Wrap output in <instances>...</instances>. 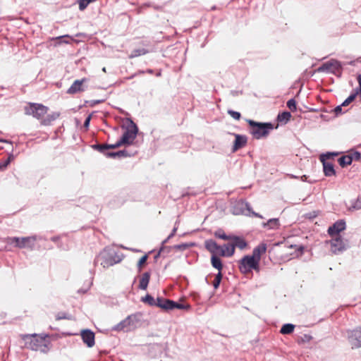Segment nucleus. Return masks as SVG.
I'll list each match as a JSON object with an SVG mask.
<instances>
[{"label":"nucleus","mask_w":361,"mask_h":361,"mask_svg":"<svg viewBox=\"0 0 361 361\" xmlns=\"http://www.w3.org/2000/svg\"><path fill=\"white\" fill-rule=\"evenodd\" d=\"M23 339L25 341L26 348L32 350L47 353L49 350L50 341L47 339V336H40L37 334L24 335Z\"/></svg>","instance_id":"nucleus-1"},{"label":"nucleus","mask_w":361,"mask_h":361,"mask_svg":"<svg viewBox=\"0 0 361 361\" xmlns=\"http://www.w3.org/2000/svg\"><path fill=\"white\" fill-rule=\"evenodd\" d=\"M122 259L123 257L118 255L114 250L104 249L96 257L94 264L95 266L100 264L104 268H108L119 263Z\"/></svg>","instance_id":"nucleus-2"},{"label":"nucleus","mask_w":361,"mask_h":361,"mask_svg":"<svg viewBox=\"0 0 361 361\" xmlns=\"http://www.w3.org/2000/svg\"><path fill=\"white\" fill-rule=\"evenodd\" d=\"M142 314L140 312L128 315L125 319L121 321L115 325L112 329L114 331H130L137 328L141 322Z\"/></svg>","instance_id":"nucleus-3"},{"label":"nucleus","mask_w":361,"mask_h":361,"mask_svg":"<svg viewBox=\"0 0 361 361\" xmlns=\"http://www.w3.org/2000/svg\"><path fill=\"white\" fill-rule=\"evenodd\" d=\"M247 123L251 127L250 133L257 140L267 137L274 129V126L271 123H259L252 120H248Z\"/></svg>","instance_id":"nucleus-4"},{"label":"nucleus","mask_w":361,"mask_h":361,"mask_svg":"<svg viewBox=\"0 0 361 361\" xmlns=\"http://www.w3.org/2000/svg\"><path fill=\"white\" fill-rule=\"evenodd\" d=\"M239 269L243 274H248L255 270L259 271V262L252 255H245L240 261Z\"/></svg>","instance_id":"nucleus-5"},{"label":"nucleus","mask_w":361,"mask_h":361,"mask_svg":"<svg viewBox=\"0 0 361 361\" xmlns=\"http://www.w3.org/2000/svg\"><path fill=\"white\" fill-rule=\"evenodd\" d=\"M36 238L35 236L29 237H8L6 238V242L8 244H14L18 248L30 247L32 248L35 246Z\"/></svg>","instance_id":"nucleus-6"},{"label":"nucleus","mask_w":361,"mask_h":361,"mask_svg":"<svg viewBox=\"0 0 361 361\" xmlns=\"http://www.w3.org/2000/svg\"><path fill=\"white\" fill-rule=\"evenodd\" d=\"M342 69L341 63L336 59H331L322 63L318 68L317 72H326L336 75L337 73H341Z\"/></svg>","instance_id":"nucleus-7"},{"label":"nucleus","mask_w":361,"mask_h":361,"mask_svg":"<svg viewBox=\"0 0 361 361\" xmlns=\"http://www.w3.org/2000/svg\"><path fill=\"white\" fill-rule=\"evenodd\" d=\"M48 108L43 104L32 103L25 108V114L32 115L38 120H42L47 113Z\"/></svg>","instance_id":"nucleus-8"},{"label":"nucleus","mask_w":361,"mask_h":361,"mask_svg":"<svg viewBox=\"0 0 361 361\" xmlns=\"http://www.w3.org/2000/svg\"><path fill=\"white\" fill-rule=\"evenodd\" d=\"M137 133L138 128L137 125L130 120V125L128 126L121 138V142H123L124 145H132L137 137Z\"/></svg>","instance_id":"nucleus-9"},{"label":"nucleus","mask_w":361,"mask_h":361,"mask_svg":"<svg viewBox=\"0 0 361 361\" xmlns=\"http://www.w3.org/2000/svg\"><path fill=\"white\" fill-rule=\"evenodd\" d=\"M345 336L353 348L361 347V327L346 331Z\"/></svg>","instance_id":"nucleus-10"},{"label":"nucleus","mask_w":361,"mask_h":361,"mask_svg":"<svg viewBox=\"0 0 361 361\" xmlns=\"http://www.w3.org/2000/svg\"><path fill=\"white\" fill-rule=\"evenodd\" d=\"M331 251L335 255H339L347 250L348 245L346 242L341 238V235H337L336 238L330 240Z\"/></svg>","instance_id":"nucleus-11"},{"label":"nucleus","mask_w":361,"mask_h":361,"mask_svg":"<svg viewBox=\"0 0 361 361\" xmlns=\"http://www.w3.org/2000/svg\"><path fill=\"white\" fill-rule=\"evenodd\" d=\"M87 81V79L84 78L81 80H76L68 89L67 93L69 94H74L78 92H84L85 90L83 86V82Z\"/></svg>","instance_id":"nucleus-12"},{"label":"nucleus","mask_w":361,"mask_h":361,"mask_svg":"<svg viewBox=\"0 0 361 361\" xmlns=\"http://www.w3.org/2000/svg\"><path fill=\"white\" fill-rule=\"evenodd\" d=\"M82 341L87 347L92 348L94 345V334L90 329H84L80 333Z\"/></svg>","instance_id":"nucleus-13"},{"label":"nucleus","mask_w":361,"mask_h":361,"mask_svg":"<svg viewBox=\"0 0 361 361\" xmlns=\"http://www.w3.org/2000/svg\"><path fill=\"white\" fill-rule=\"evenodd\" d=\"M345 229V222L344 220H338L328 228V233L333 236L334 235H339V233Z\"/></svg>","instance_id":"nucleus-14"},{"label":"nucleus","mask_w":361,"mask_h":361,"mask_svg":"<svg viewBox=\"0 0 361 361\" xmlns=\"http://www.w3.org/2000/svg\"><path fill=\"white\" fill-rule=\"evenodd\" d=\"M204 247L212 255H220L221 246L214 240L209 239L205 240Z\"/></svg>","instance_id":"nucleus-15"},{"label":"nucleus","mask_w":361,"mask_h":361,"mask_svg":"<svg viewBox=\"0 0 361 361\" xmlns=\"http://www.w3.org/2000/svg\"><path fill=\"white\" fill-rule=\"evenodd\" d=\"M235 139L233 143V146L232 148V152H235L238 149L243 147L247 144V137L245 135H242L239 134H234Z\"/></svg>","instance_id":"nucleus-16"},{"label":"nucleus","mask_w":361,"mask_h":361,"mask_svg":"<svg viewBox=\"0 0 361 361\" xmlns=\"http://www.w3.org/2000/svg\"><path fill=\"white\" fill-rule=\"evenodd\" d=\"M323 164V171L326 176L330 177L336 175L334 164L331 162L326 161L324 159H321Z\"/></svg>","instance_id":"nucleus-17"},{"label":"nucleus","mask_w":361,"mask_h":361,"mask_svg":"<svg viewBox=\"0 0 361 361\" xmlns=\"http://www.w3.org/2000/svg\"><path fill=\"white\" fill-rule=\"evenodd\" d=\"M234 252H235V249L231 243L224 244L223 246H221L220 256L231 257L233 255Z\"/></svg>","instance_id":"nucleus-18"},{"label":"nucleus","mask_w":361,"mask_h":361,"mask_svg":"<svg viewBox=\"0 0 361 361\" xmlns=\"http://www.w3.org/2000/svg\"><path fill=\"white\" fill-rule=\"evenodd\" d=\"M262 227L269 230H277L279 228L281 224L278 218H273L269 219L267 222L262 224Z\"/></svg>","instance_id":"nucleus-19"},{"label":"nucleus","mask_w":361,"mask_h":361,"mask_svg":"<svg viewBox=\"0 0 361 361\" xmlns=\"http://www.w3.org/2000/svg\"><path fill=\"white\" fill-rule=\"evenodd\" d=\"M267 248V244L262 243L253 249L252 255L260 262L261 255L266 252Z\"/></svg>","instance_id":"nucleus-20"},{"label":"nucleus","mask_w":361,"mask_h":361,"mask_svg":"<svg viewBox=\"0 0 361 361\" xmlns=\"http://www.w3.org/2000/svg\"><path fill=\"white\" fill-rule=\"evenodd\" d=\"M59 116V112H52L51 114H47L45 118H42L41 124L43 126H50L52 122L56 120Z\"/></svg>","instance_id":"nucleus-21"},{"label":"nucleus","mask_w":361,"mask_h":361,"mask_svg":"<svg viewBox=\"0 0 361 361\" xmlns=\"http://www.w3.org/2000/svg\"><path fill=\"white\" fill-rule=\"evenodd\" d=\"M150 279V273L147 271L142 274L140 279L138 288L141 290H146Z\"/></svg>","instance_id":"nucleus-22"},{"label":"nucleus","mask_w":361,"mask_h":361,"mask_svg":"<svg viewBox=\"0 0 361 361\" xmlns=\"http://www.w3.org/2000/svg\"><path fill=\"white\" fill-rule=\"evenodd\" d=\"M231 240H232L231 243L233 245L234 249L237 247L243 250L247 245L246 241L243 238H242L240 237H238V236H231Z\"/></svg>","instance_id":"nucleus-23"},{"label":"nucleus","mask_w":361,"mask_h":361,"mask_svg":"<svg viewBox=\"0 0 361 361\" xmlns=\"http://www.w3.org/2000/svg\"><path fill=\"white\" fill-rule=\"evenodd\" d=\"M133 154L130 153L126 149L119 150L118 152H110V153L107 154V157L109 158H121V157H130Z\"/></svg>","instance_id":"nucleus-24"},{"label":"nucleus","mask_w":361,"mask_h":361,"mask_svg":"<svg viewBox=\"0 0 361 361\" xmlns=\"http://www.w3.org/2000/svg\"><path fill=\"white\" fill-rule=\"evenodd\" d=\"M211 264L214 268L219 270V272H221L223 264L221 259L217 255H212Z\"/></svg>","instance_id":"nucleus-25"},{"label":"nucleus","mask_w":361,"mask_h":361,"mask_svg":"<svg viewBox=\"0 0 361 361\" xmlns=\"http://www.w3.org/2000/svg\"><path fill=\"white\" fill-rule=\"evenodd\" d=\"M238 205L239 207H240L241 209L246 208L251 213V214L252 216H254L255 217L260 218V219H263V216L261 214H259V213H256L253 211H251L250 204L248 202H244V201H240L238 202Z\"/></svg>","instance_id":"nucleus-26"},{"label":"nucleus","mask_w":361,"mask_h":361,"mask_svg":"<svg viewBox=\"0 0 361 361\" xmlns=\"http://www.w3.org/2000/svg\"><path fill=\"white\" fill-rule=\"evenodd\" d=\"M338 161L341 167H345L351 164L352 158L350 157V156H348V154L343 155L338 158Z\"/></svg>","instance_id":"nucleus-27"},{"label":"nucleus","mask_w":361,"mask_h":361,"mask_svg":"<svg viewBox=\"0 0 361 361\" xmlns=\"http://www.w3.org/2000/svg\"><path fill=\"white\" fill-rule=\"evenodd\" d=\"M291 114L288 111H283L281 114H279L277 116V120L280 122H284L286 123L290 118Z\"/></svg>","instance_id":"nucleus-28"},{"label":"nucleus","mask_w":361,"mask_h":361,"mask_svg":"<svg viewBox=\"0 0 361 361\" xmlns=\"http://www.w3.org/2000/svg\"><path fill=\"white\" fill-rule=\"evenodd\" d=\"M295 326L292 324H283L280 330L282 334H289L294 331Z\"/></svg>","instance_id":"nucleus-29"},{"label":"nucleus","mask_w":361,"mask_h":361,"mask_svg":"<svg viewBox=\"0 0 361 361\" xmlns=\"http://www.w3.org/2000/svg\"><path fill=\"white\" fill-rule=\"evenodd\" d=\"M92 148L97 149L99 152L102 153L107 157V154L110 153V152L107 151L106 144H96L92 145Z\"/></svg>","instance_id":"nucleus-30"},{"label":"nucleus","mask_w":361,"mask_h":361,"mask_svg":"<svg viewBox=\"0 0 361 361\" xmlns=\"http://www.w3.org/2000/svg\"><path fill=\"white\" fill-rule=\"evenodd\" d=\"M357 94H359L358 90H355V92L352 93L348 98H346L341 104V106H346L350 104L355 99Z\"/></svg>","instance_id":"nucleus-31"},{"label":"nucleus","mask_w":361,"mask_h":361,"mask_svg":"<svg viewBox=\"0 0 361 361\" xmlns=\"http://www.w3.org/2000/svg\"><path fill=\"white\" fill-rule=\"evenodd\" d=\"M215 237L222 239V240H230L231 239V235H227L222 229H219L214 233Z\"/></svg>","instance_id":"nucleus-32"},{"label":"nucleus","mask_w":361,"mask_h":361,"mask_svg":"<svg viewBox=\"0 0 361 361\" xmlns=\"http://www.w3.org/2000/svg\"><path fill=\"white\" fill-rule=\"evenodd\" d=\"M141 301L147 303L149 306H154L156 305L155 299L149 294H147L145 297L142 298Z\"/></svg>","instance_id":"nucleus-33"},{"label":"nucleus","mask_w":361,"mask_h":361,"mask_svg":"<svg viewBox=\"0 0 361 361\" xmlns=\"http://www.w3.org/2000/svg\"><path fill=\"white\" fill-rule=\"evenodd\" d=\"M147 52L148 51L145 49H135L132 51V53L130 56V58H134V57H137V56H140L142 55H145Z\"/></svg>","instance_id":"nucleus-34"},{"label":"nucleus","mask_w":361,"mask_h":361,"mask_svg":"<svg viewBox=\"0 0 361 361\" xmlns=\"http://www.w3.org/2000/svg\"><path fill=\"white\" fill-rule=\"evenodd\" d=\"M173 300L166 299L165 302L161 305V308L166 310H173Z\"/></svg>","instance_id":"nucleus-35"},{"label":"nucleus","mask_w":361,"mask_h":361,"mask_svg":"<svg viewBox=\"0 0 361 361\" xmlns=\"http://www.w3.org/2000/svg\"><path fill=\"white\" fill-rule=\"evenodd\" d=\"M348 155L352 158V161L353 160L360 161L361 159V154L357 151L351 150L348 152Z\"/></svg>","instance_id":"nucleus-36"},{"label":"nucleus","mask_w":361,"mask_h":361,"mask_svg":"<svg viewBox=\"0 0 361 361\" xmlns=\"http://www.w3.org/2000/svg\"><path fill=\"white\" fill-rule=\"evenodd\" d=\"M221 279H222V274H221V272H219L216 276H215V279L213 281V286L215 289L218 288V287L219 286V284L221 283Z\"/></svg>","instance_id":"nucleus-37"},{"label":"nucleus","mask_w":361,"mask_h":361,"mask_svg":"<svg viewBox=\"0 0 361 361\" xmlns=\"http://www.w3.org/2000/svg\"><path fill=\"white\" fill-rule=\"evenodd\" d=\"M13 157V154H9V157H8V159L2 162H0V171H4L8 165L9 164V163L11 162V158Z\"/></svg>","instance_id":"nucleus-38"},{"label":"nucleus","mask_w":361,"mask_h":361,"mask_svg":"<svg viewBox=\"0 0 361 361\" xmlns=\"http://www.w3.org/2000/svg\"><path fill=\"white\" fill-rule=\"evenodd\" d=\"M190 306L189 305H184L181 303H178L176 302H173V309H179V310H189Z\"/></svg>","instance_id":"nucleus-39"},{"label":"nucleus","mask_w":361,"mask_h":361,"mask_svg":"<svg viewBox=\"0 0 361 361\" xmlns=\"http://www.w3.org/2000/svg\"><path fill=\"white\" fill-rule=\"evenodd\" d=\"M147 259V255H143L138 261V263H137V269H138V271L140 272L142 269V266L143 264L146 262Z\"/></svg>","instance_id":"nucleus-40"},{"label":"nucleus","mask_w":361,"mask_h":361,"mask_svg":"<svg viewBox=\"0 0 361 361\" xmlns=\"http://www.w3.org/2000/svg\"><path fill=\"white\" fill-rule=\"evenodd\" d=\"M71 316L68 314L66 312H59L56 316V320H61V319H71Z\"/></svg>","instance_id":"nucleus-41"},{"label":"nucleus","mask_w":361,"mask_h":361,"mask_svg":"<svg viewBox=\"0 0 361 361\" xmlns=\"http://www.w3.org/2000/svg\"><path fill=\"white\" fill-rule=\"evenodd\" d=\"M287 106L292 111L296 110V102L294 99H290L287 102Z\"/></svg>","instance_id":"nucleus-42"},{"label":"nucleus","mask_w":361,"mask_h":361,"mask_svg":"<svg viewBox=\"0 0 361 361\" xmlns=\"http://www.w3.org/2000/svg\"><path fill=\"white\" fill-rule=\"evenodd\" d=\"M228 114L235 120H239L241 117L240 112L233 110H228Z\"/></svg>","instance_id":"nucleus-43"},{"label":"nucleus","mask_w":361,"mask_h":361,"mask_svg":"<svg viewBox=\"0 0 361 361\" xmlns=\"http://www.w3.org/2000/svg\"><path fill=\"white\" fill-rule=\"evenodd\" d=\"M122 145H124V144L123 142H121V139L118 141H117L115 144H112V145L106 144L107 151L110 149L118 148Z\"/></svg>","instance_id":"nucleus-44"},{"label":"nucleus","mask_w":361,"mask_h":361,"mask_svg":"<svg viewBox=\"0 0 361 361\" xmlns=\"http://www.w3.org/2000/svg\"><path fill=\"white\" fill-rule=\"evenodd\" d=\"M352 207L354 209H361V196L358 197L357 199L352 204Z\"/></svg>","instance_id":"nucleus-45"},{"label":"nucleus","mask_w":361,"mask_h":361,"mask_svg":"<svg viewBox=\"0 0 361 361\" xmlns=\"http://www.w3.org/2000/svg\"><path fill=\"white\" fill-rule=\"evenodd\" d=\"M188 247H189V245L186 243H182V244L176 245L173 246V248L177 250H185Z\"/></svg>","instance_id":"nucleus-46"},{"label":"nucleus","mask_w":361,"mask_h":361,"mask_svg":"<svg viewBox=\"0 0 361 361\" xmlns=\"http://www.w3.org/2000/svg\"><path fill=\"white\" fill-rule=\"evenodd\" d=\"M166 299L163 298L158 297L157 299H155V307H159L161 308V305H163L164 302H165Z\"/></svg>","instance_id":"nucleus-47"},{"label":"nucleus","mask_w":361,"mask_h":361,"mask_svg":"<svg viewBox=\"0 0 361 361\" xmlns=\"http://www.w3.org/2000/svg\"><path fill=\"white\" fill-rule=\"evenodd\" d=\"M337 154H338L337 153L327 152L326 154H324L321 155L320 159H324L326 160V159H330L334 156H336Z\"/></svg>","instance_id":"nucleus-48"},{"label":"nucleus","mask_w":361,"mask_h":361,"mask_svg":"<svg viewBox=\"0 0 361 361\" xmlns=\"http://www.w3.org/2000/svg\"><path fill=\"white\" fill-rule=\"evenodd\" d=\"M178 221H176V223H175V226H174L173 229L172 230V231L170 233V235L168 236V239H170L173 236H174V235L176 234V231L178 229Z\"/></svg>","instance_id":"nucleus-49"},{"label":"nucleus","mask_w":361,"mask_h":361,"mask_svg":"<svg viewBox=\"0 0 361 361\" xmlns=\"http://www.w3.org/2000/svg\"><path fill=\"white\" fill-rule=\"evenodd\" d=\"M343 106H341V105L337 106L334 109V112H335V114H336V115H338V114H343V111H342V107H343Z\"/></svg>","instance_id":"nucleus-50"},{"label":"nucleus","mask_w":361,"mask_h":361,"mask_svg":"<svg viewBox=\"0 0 361 361\" xmlns=\"http://www.w3.org/2000/svg\"><path fill=\"white\" fill-rule=\"evenodd\" d=\"M90 120H91V115H89L86 118H85V121L84 122V127L87 128L90 126Z\"/></svg>","instance_id":"nucleus-51"},{"label":"nucleus","mask_w":361,"mask_h":361,"mask_svg":"<svg viewBox=\"0 0 361 361\" xmlns=\"http://www.w3.org/2000/svg\"><path fill=\"white\" fill-rule=\"evenodd\" d=\"M359 87L355 90H358V94L361 96V75L358 77Z\"/></svg>","instance_id":"nucleus-52"},{"label":"nucleus","mask_w":361,"mask_h":361,"mask_svg":"<svg viewBox=\"0 0 361 361\" xmlns=\"http://www.w3.org/2000/svg\"><path fill=\"white\" fill-rule=\"evenodd\" d=\"M166 248H167V247H164V246H162V247L160 248V250H159V252H158V253L155 255V257H154L155 259H157V258L160 256L161 253L162 252H164V249H166Z\"/></svg>","instance_id":"nucleus-53"},{"label":"nucleus","mask_w":361,"mask_h":361,"mask_svg":"<svg viewBox=\"0 0 361 361\" xmlns=\"http://www.w3.org/2000/svg\"><path fill=\"white\" fill-rule=\"evenodd\" d=\"M0 142H5V143L10 144V145L13 144V142L11 141L8 140H5V139H3V138H0Z\"/></svg>","instance_id":"nucleus-54"},{"label":"nucleus","mask_w":361,"mask_h":361,"mask_svg":"<svg viewBox=\"0 0 361 361\" xmlns=\"http://www.w3.org/2000/svg\"><path fill=\"white\" fill-rule=\"evenodd\" d=\"M86 291H87V290L79 289L78 290V293H86Z\"/></svg>","instance_id":"nucleus-55"},{"label":"nucleus","mask_w":361,"mask_h":361,"mask_svg":"<svg viewBox=\"0 0 361 361\" xmlns=\"http://www.w3.org/2000/svg\"><path fill=\"white\" fill-rule=\"evenodd\" d=\"M168 237L162 242V246L169 241Z\"/></svg>","instance_id":"nucleus-56"},{"label":"nucleus","mask_w":361,"mask_h":361,"mask_svg":"<svg viewBox=\"0 0 361 361\" xmlns=\"http://www.w3.org/2000/svg\"><path fill=\"white\" fill-rule=\"evenodd\" d=\"M168 237L162 242V246L169 241Z\"/></svg>","instance_id":"nucleus-57"},{"label":"nucleus","mask_w":361,"mask_h":361,"mask_svg":"<svg viewBox=\"0 0 361 361\" xmlns=\"http://www.w3.org/2000/svg\"><path fill=\"white\" fill-rule=\"evenodd\" d=\"M146 72H147V73H148L152 74V73H153V70H152V69H147V70L146 71Z\"/></svg>","instance_id":"nucleus-58"},{"label":"nucleus","mask_w":361,"mask_h":361,"mask_svg":"<svg viewBox=\"0 0 361 361\" xmlns=\"http://www.w3.org/2000/svg\"><path fill=\"white\" fill-rule=\"evenodd\" d=\"M100 102H101V101H100V100H97V101H94V104H99V103H100Z\"/></svg>","instance_id":"nucleus-59"},{"label":"nucleus","mask_w":361,"mask_h":361,"mask_svg":"<svg viewBox=\"0 0 361 361\" xmlns=\"http://www.w3.org/2000/svg\"><path fill=\"white\" fill-rule=\"evenodd\" d=\"M157 76L161 75V72L157 73Z\"/></svg>","instance_id":"nucleus-60"},{"label":"nucleus","mask_w":361,"mask_h":361,"mask_svg":"<svg viewBox=\"0 0 361 361\" xmlns=\"http://www.w3.org/2000/svg\"><path fill=\"white\" fill-rule=\"evenodd\" d=\"M102 71H103L104 72H106V68H102Z\"/></svg>","instance_id":"nucleus-61"},{"label":"nucleus","mask_w":361,"mask_h":361,"mask_svg":"<svg viewBox=\"0 0 361 361\" xmlns=\"http://www.w3.org/2000/svg\"><path fill=\"white\" fill-rule=\"evenodd\" d=\"M300 250H303V247H300Z\"/></svg>","instance_id":"nucleus-62"},{"label":"nucleus","mask_w":361,"mask_h":361,"mask_svg":"<svg viewBox=\"0 0 361 361\" xmlns=\"http://www.w3.org/2000/svg\"><path fill=\"white\" fill-rule=\"evenodd\" d=\"M291 177H292V178H296V176H293V175H292V176H291Z\"/></svg>","instance_id":"nucleus-63"}]
</instances>
